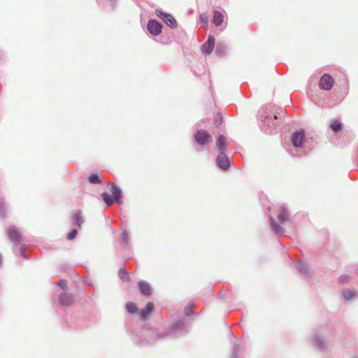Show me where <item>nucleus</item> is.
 Instances as JSON below:
<instances>
[{
  "mask_svg": "<svg viewBox=\"0 0 358 358\" xmlns=\"http://www.w3.org/2000/svg\"><path fill=\"white\" fill-rule=\"evenodd\" d=\"M217 148L220 150H224L226 148V139L222 135H220L216 142Z\"/></svg>",
  "mask_w": 358,
  "mask_h": 358,
  "instance_id": "nucleus-18",
  "label": "nucleus"
},
{
  "mask_svg": "<svg viewBox=\"0 0 358 358\" xmlns=\"http://www.w3.org/2000/svg\"><path fill=\"white\" fill-rule=\"evenodd\" d=\"M217 164L223 170H227L229 166V162L227 157L221 152L217 157Z\"/></svg>",
  "mask_w": 358,
  "mask_h": 358,
  "instance_id": "nucleus-10",
  "label": "nucleus"
},
{
  "mask_svg": "<svg viewBox=\"0 0 358 358\" xmlns=\"http://www.w3.org/2000/svg\"><path fill=\"white\" fill-rule=\"evenodd\" d=\"M345 297L348 299L350 296L347 295V292H344Z\"/></svg>",
  "mask_w": 358,
  "mask_h": 358,
  "instance_id": "nucleus-28",
  "label": "nucleus"
},
{
  "mask_svg": "<svg viewBox=\"0 0 358 358\" xmlns=\"http://www.w3.org/2000/svg\"><path fill=\"white\" fill-rule=\"evenodd\" d=\"M201 23L206 27H208V17L206 14H201L200 15Z\"/></svg>",
  "mask_w": 358,
  "mask_h": 358,
  "instance_id": "nucleus-23",
  "label": "nucleus"
},
{
  "mask_svg": "<svg viewBox=\"0 0 358 358\" xmlns=\"http://www.w3.org/2000/svg\"><path fill=\"white\" fill-rule=\"evenodd\" d=\"M304 138V132L303 131L295 132L292 136V143L294 147L299 148L302 145Z\"/></svg>",
  "mask_w": 358,
  "mask_h": 358,
  "instance_id": "nucleus-7",
  "label": "nucleus"
},
{
  "mask_svg": "<svg viewBox=\"0 0 358 358\" xmlns=\"http://www.w3.org/2000/svg\"><path fill=\"white\" fill-rule=\"evenodd\" d=\"M162 24L155 20H150L148 23V30L152 36H158L162 32Z\"/></svg>",
  "mask_w": 358,
  "mask_h": 358,
  "instance_id": "nucleus-5",
  "label": "nucleus"
},
{
  "mask_svg": "<svg viewBox=\"0 0 358 358\" xmlns=\"http://www.w3.org/2000/svg\"><path fill=\"white\" fill-rule=\"evenodd\" d=\"M330 127L334 132L338 133L341 131L342 124L338 120H332L330 124Z\"/></svg>",
  "mask_w": 358,
  "mask_h": 358,
  "instance_id": "nucleus-16",
  "label": "nucleus"
},
{
  "mask_svg": "<svg viewBox=\"0 0 358 358\" xmlns=\"http://www.w3.org/2000/svg\"><path fill=\"white\" fill-rule=\"evenodd\" d=\"M138 287L143 294L145 296H150L151 294L150 286L145 281H140L138 282Z\"/></svg>",
  "mask_w": 358,
  "mask_h": 358,
  "instance_id": "nucleus-12",
  "label": "nucleus"
},
{
  "mask_svg": "<svg viewBox=\"0 0 358 358\" xmlns=\"http://www.w3.org/2000/svg\"><path fill=\"white\" fill-rule=\"evenodd\" d=\"M71 219L78 228H81V225L83 223V217L80 210L74 212L71 215Z\"/></svg>",
  "mask_w": 358,
  "mask_h": 358,
  "instance_id": "nucleus-13",
  "label": "nucleus"
},
{
  "mask_svg": "<svg viewBox=\"0 0 358 358\" xmlns=\"http://www.w3.org/2000/svg\"><path fill=\"white\" fill-rule=\"evenodd\" d=\"M215 46V38L213 36H210L208 37V39L206 43H205L202 45V50L203 52L210 54Z\"/></svg>",
  "mask_w": 358,
  "mask_h": 358,
  "instance_id": "nucleus-11",
  "label": "nucleus"
},
{
  "mask_svg": "<svg viewBox=\"0 0 358 358\" xmlns=\"http://www.w3.org/2000/svg\"><path fill=\"white\" fill-rule=\"evenodd\" d=\"M271 224L272 229L276 234H281L282 232L280 226L278 224H277L272 217H271Z\"/></svg>",
  "mask_w": 358,
  "mask_h": 358,
  "instance_id": "nucleus-21",
  "label": "nucleus"
},
{
  "mask_svg": "<svg viewBox=\"0 0 358 358\" xmlns=\"http://www.w3.org/2000/svg\"><path fill=\"white\" fill-rule=\"evenodd\" d=\"M222 122V115L219 113L215 119V124H217V126H219L220 124H221Z\"/></svg>",
  "mask_w": 358,
  "mask_h": 358,
  "instance_id": "nucleus-25",
  "label": "nucleus"
},
{
  "mask_svg": "<svg viewBox=\"0 0 358 358\" xmlns=\"http://www.w3.org/2000/svg\"><path fill=\"white\" fill-rule=\"evenodd\" d=\"M77 234H78L77 229H73L71 231H70L67 234V239L73 240L76 236Z\"/></svg>",
  "mask_w": 358,
  "mask_h": 358,
  "instance_id": "nucleus-24",
  "label": "nucleus"
},
{
  "mask_svg": "<svg viewBox=\"0 0 358 358\" xmlns=\"http://www.w3.org/2000/svg\"><path fill=\"white\" fill-rule=\"evenodd\" d=\"M268 210L277 216V219L280 222H284L288 220V214L287 209L282 206H273Z\"/></svg>",
  "mask_w": 358,
  "mask_h": 358,
  "instance_id": "nucleus-1",
  "label": "nucleus"
},
{
  "mask_svg": "<svg viewBox=\"0 0 358 358\" xmlns=\"http://www.w3.org/2000/svg\"><path fill=\"white\" fill-rule=\"evenodd\" d=\"M9 239L14 243H19L21 240V234L15 227H10L7 232Z\"/></svg>",
  "mask_w": 358,
  "mask_h": 358,
  "instance_id": "nucleus-9",
  "label": "nucleus"
},
{
  "mask_svg": "<svg viewBox=\"0 0 358 358\" xmlns=\"http://www.w3.org/2000/svg\"><path fill=\"white\" fill-rule=\"evenodd\" d=\"M224 20V15L222 13L217 10H215L213 13V23L216 26L218 27L222 24Z\"/></svg>",
  "mask_w": 358,
  "mask_h": 358,
  "instance_id": "nucleus-14",
  "label": "nucleus"
},
{
  "mask_svg": "<svg viewBox=\"0 0 358 358\" xmlns=\"http://www.w3.org/2000/svg\"><path fill=\"white\" fill-rule=\"evenodd\" d=\"M348 296H351L350 292H348Z\"/></svg>",
  "mask_w": 358,
  "mask_h": 358,
  "instance_id": "nucleus-31",
  "label": "nucleus"
},
{
  "mask_svg": "<svg viewBox=\"0 0 358 358\" xmlns=\"http://www.w3.org/2000/svg\"><path fill=\"white\" fill-rule=\"evenodd\" d=\"M348 296H351L350 292H348Z\"/></svg>",
  "mask_w": 358,
  "mask_h": 358,
  "instance_id": "nucleus-30",
  "label": "nucleus"
},
{
  "mask_svg": "<svg viewBox=\"0 0 358 358\" xmlns=\"http://www.w3.org/2000/svg\"><path fill=\"white\" fill-rule=\"evenodd\" d=\"M118 275L122 280H129V276L128 273L123 268H121L119 270Z\"/></svg>",
  "mask_w": 358,
  "mask_h": 358,
  "instance_id": "nucleus-22",
  "label": "nucleus"
},
{
  "mask_svg": "<svg viewBox=\"0 0 358 358\" xmlns=\"http://www.w3.org/2000/svg\"><path fill=\"white\" fill-rule=\"evenodd\" d=\"M89 182L92 184H100L102 180L99 178L98 174H92L88 178Z\"/></svg>",
  "mask_w": 358,
  "mask_h": 358,
  "instance_id": "nucleus-20",
  "label": "nucleus"
},
{
  "mask_svg": "<svg viewBox=\"0 0 358 358\" xmlns=\"http://www.w3.org/2000/svg\"><path fill=\"white\" fill-rule=\"evenodd\" d=\"M348 296H351L350 292H348Z\"/></svg>",
  "mask_w": 358,
  "mask_h": 358,
  "instance_id": "nucleus-29",
  "label": "nucleus"
},
{
  "mask_svg": "<svg viewBox=\"0 0 358 358\" xmlns=\"http://www.w3.org/2000/svg\"><path fill=\"white\" fill-rule=\"evenodd\" d=\"M194 138L197 143L204 145L211 141L210 135L205 130L198 131L194 134Z\"/></svg>",
  "mask_w": 358,
  "mask_h": 358,
  "instance_id": "nucleus-3",
  "label": "nucleus"
},
{
  "mask_svg": "<svg viewBox=\"0 0 358 358\" xmlns=\"http://www.w3.org/2000/svg\"><path fill=\"white\" fill-rule=\"evenodd\" d=\"M125 307L127 310L131 314H134L138 312V307L134 302H128Z\"/></svg>",
  "mask_w": 358,
  "mask_h": 358,
  "instance_id": "nucleus-17",
  "label": "nucleus"
},
{
  "mask_svg": "<svg viewBox=\"0 0 358 358\" xmlns=\"http://www.w3.org/2000/svg\"><path fill=\"white\" fill-rule=\"evenodd\" d=\"M103 200L106 203V204L109 206H110L113 201H115L114 197L112 195H109L108 193L104 192L102 194Z\"/></svg>",
  "mask_w": 358,
  "mask_h": 358,
  "instance_id": "nucleus-19",
  "label": "nucleus"
},
{
  "mask_svg": "<svg viewBox=\"0 0 358 358\" xmlns=\"http://www.w3.org/2000/svg\"><path fill=\"white\" fill-rule=\"evenodd\" d=\"M155 306L152 302H148L145 308L140 311V318L141 320H145L154 310Z\"/></svg>",
  "mask_w": 358,
  "mask_h": 358,
  "instance_id": "nucleus-6",
  "label": "nucleus"
},
{
  "mask_svg": "<svg viewBox=\"0 0 358 358\" xmlns=\"http://www.w3.org/2000/svg\"><path fill=\"white\" fill-rule=\"evenodd\" d=\"M335 84V80L334 78H332L329 74L323 75L319 81V87L320 89L323 90H330L332 89Z\"/></svg>",
  "mask_w": 358,
  "mask_h": 358,
  "instance_id": "nucleus-2",
  "label": "nucleus"
},
{
  "mask_svg": "<svg viewBox=\"0 0 358 358\" xmlns=\"http://www.w3.org/2000/svg\"><path fill=\"white\" fill-rule=\"evenodd\" d=\"M59 301L62 306H69L72 305L75 300L71 294L63 293L59 296Z\"/></svg>",
  "mask_w": 358,
  "mask_h": 358,
  "instance_id": "nucleus-8",
  "label": "nucleus"
},
{
  "mask_svg": "<svg viewBox=\"0 0 358 358\" xmlns=\"http://www.w3.org/2000/svg\"><path fill=\"white\" fill-rule=\"evenodd\" d=\"M59 285L62 287H64V286H66V282L65 281H61L59 282Z\"/></svg>",
  "mask_w": 358,
  "mask_h": 358,
  "instance_id": "nucleus-27",
  "label": "nucleus"
},
{
  "mask_svg": "<svg viewBox=\"0 0 358 358\" xmlns=\"http://www.w3.org/2000/svg\"><path fill=\"white\" fill-rule=\"evenodd\" d=\"M157 15L161 18L168 26L173 28L177 26V22L170 14L164 13L160 10H156Z\"/></svg>",
  "mask_w": 358,
  "mask_h": 358,
  "instance_id": "nucleus-4",
  "label": "nucleus"
},
{
  "mask_svg": "<svg viewBox=\"0 0 358 358\" xmlns=\"http://www.w3.org/2000/svg\"><path fill=\"white\" fill-rule=\"evenodd\" d=\"M347 278H348L347 275H342V276H341L340 280L341 282H345L346 281Z\"/></svg>",
  "mask_w": 358,
  "mask_h": 358,
  "instance_id": "nucleus-26",
  "label": "nucleus"
},
{
  "mask_svg": "<svg viewBox=\"0 0 358 358\" xmlns=\"http://www.w3.org/2000/svg\"><path fill=\"white\" fill-rule=\"evenodd\" d=\"M109 186L111 187L110 191L112 192V196L114 197L115 201H118L121 194V189L113 183H109Z\"/></svg>",
  "mask_w": 358,
  "mask_h": 358,
  "instance_id": "nucleus-15",
  "label": "nucleus"
}]
</instances>
